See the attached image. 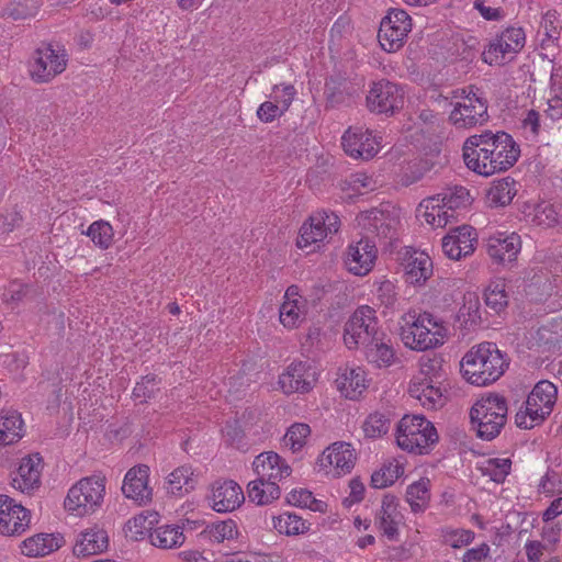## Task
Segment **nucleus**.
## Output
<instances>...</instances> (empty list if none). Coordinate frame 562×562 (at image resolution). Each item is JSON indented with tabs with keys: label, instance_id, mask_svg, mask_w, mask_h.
<instances>
[{
	"label": "nucleus",
	"instance_id": "obj_18",
	"mask_svg": "<svg viewBox=\"0 0 562 562\" xmlns=\"http://www.w3.org/2000/svg\"><path fill=\"white\" fill-rule=\"evenodd\" d=\"M42 469L43 460L38 453L23 458L16 473L12 477V486L22 493H31L38 488Z\"/></svg>",
	"mask_w": 562,
	"mask_h": 562
},
{
	"label": "nucleus",
	"instance_id": "obj_7",
	"mask_svg": "<svg viewBox=\"0 0 562 562\" xmlns=\"http://www.w3.org/2000/svg\"><path fill=\"white\" fill-rule=\"evenodd\" d=\"M487 100L475 86L461 90L458 101L449 115L450 123L457 128H472L488 121Z\"/></svg>",
	"mask_w": 562,
	"mask_h": 562
},
{
	"label": "nucleus",
	"instance_id": "obj_35",
	"mask_svg": "<svg viewBox=\"0 0 562 562\" xmlns=\"http://www.w3.org/2000/svg\"><path fill=\"white\" fill-rule=\"evenodd\" d=\"M247 494L250 502L257 505H268L278 499L281 495V490L276 482H265L261 477L252 480L248 483Z\"/></svg>",
	"mask_w": 562,
	"mask_h": 562
},
{
	"label": "nucleus",
	"instance_id": "obj_61",
	"mask_svg": "<svg viewBox=\"0 0 562 562\" xmlns=\"http://www.w3.org/2000/svg\"><path fill=\"white\" fill-rule=\"evenodd\" d=\"M286 111L280 108L274 101H265L257 110L258 119L263 123L273 122L276 119L282 116Z\"/></svg>",
	"mask_w": 562,
	"mask_h": 562
},
{
	"label": "nucleus",
	"instance_id": "obj_52",
	"mask_svg": "<svg viewBox=\"0 0 562 562\" xmlns=\"http://www.w3.org/2000/svg\"><path fill=\"white\" fill-rule=\"evenodd\" d=\"M453 237L463 256H469L474 251V243H476V233L473 227L468 225L459 226L449 233Z\"/></svg>",
	"mask_w": 562,
	"mask_h": 562
},
{
	"label": "nucleus",
	"instance_id": "obj_57",
	"mask_svg": "<svg viewBox=\"0 0 562 562\" xmlns=\"http://www.w3.org/2000/svg\"><path fill=\"white\" fill-rule=\"evenodd\" d=\"M296 94V90L292 85H274L272 87L271 98L277 104H280V108L288 111L294 97Z\"/></svg>",
	"mask_w": 562,
	"mask_h": 562
},
{
	"label": "nucleus",
	"instance_id": "obj_28",
	"mask_svg": "<svg viewBox=\"0 0 562 562\" xmlns=\"http://www.w3.org/2000/svg\"><path fill=\"white\" fill-rule=\"evenodd\" d=\"M420 206L425 207L424 217L431 226L445 227L448 223L457 220V210L447 209V206L440 202L439 196L424 200Z\"/></svg>",
	"mask_w": 562,
	"mask_h": 562
},
{
	"label": "nucleus",
	"instance_id": "obj_40",
	"mask_svg": "<svg viewBox=\"0 0 562 562\" xmlns=\"http://www.w3.org/2000/svg\"><path fill=\"white\" fill-rule=\"evenodd\" d=\"M273 528L286 536H296L308 530L305 521L295 514L284 513L273 517Z\"/></svg>",
	"mask_w": 562,
	"mask_h": 562
},
{
	"label": "nucleus",
	"instance_id": "obj_46",
	"mask_svg": "<svg viewBox=\"0 0 562 562\" xmlns=\"http://www.w3.org/2000/svg\"><path fill=\"white\" fill-rule=\"evenodd\" d=\"M87 236L91 238L95 246L108 249L113 243L114 232L110 223L100 220L89 226Z\"/></svg>",
	"mask_w": 562,
	"mask_h": 562
},
{
	"label": "nucleus",
	"instance_id": "obj_50",
	"mask_svg": "<svg viewBox=\"0 0 562 562\" xmlns=\"http://www.w3.org/2000/svg\"><path fill=\"white\" fill-rule=\"evenodd\" d=\"M286 503L292 506L308 508L313 512H323L324 506L322 501H317L312 492L305 488L292 490L286 495Z\"/></svg>",
	"mask_w": 562,
	"mask_h": 562
},
{
	"label": "nucleus",
	"instance_id": "obj_51",
	"mask_svg": "<svg viewBox=\"0 0 562 562\" xmlns=\"http://www.w3.org/2000/svg\"><path fill=\"white\" fill-rule=\"evenodd\" d=\"M38 8V0H14L7 7L5 12L13 20H24L34 16Z\"/></svg>",
	"mask_w": 562,
	"mask_h": 562
},
{
	"label": "nucleus",
	"instance_id": "obj_37",
	"mask_svg": "<svg viewBox=\"0 0 562 562\" xmlns=\"http://www.w3.org/2000/svg\"><path fill=\"white\" fill-rule=\"evenodd\" d=\"M150 542L161 549H173L183 544L186 537L180 526H160L150 533Z\"/></svg>",
	"mask_w": 562,
	"mask_h": 562
},
{
	"label": "nucleus",
	"instance_id": "obj_49",
	"mask_svg": "<svg viewBox=\"0 0 562 562\" xmlns=\"http://www.w3.org/2000/svg\"><path fill=\"white\" fill-rule=\"evenodd\" d=\"M391 427L390 418L382 413L370 414L363 423V432L368 438H379L387 434Z\"/></svg>",
	"mask_w": 562,
	"mask_h": 562
},
{
	"label": "nucleus",
	"instance_id": "obj_4",
	"mask_svg": "<svg viewBox=\"0 0 562 562\" xmlns=\"http://www.w3.org/2000/svg\"><path fill=\"white\" fill-rule=\"evenodd\" d=\"M506 400L498 394H490L475 402L470 411L472 425L477 437L492 440L501 434L507 420Z\"/></svg>",
	"mask_w": 562,
	"mask_h": 562
},
{
	"label": "nucleus",
	"instance_id": "obj_41",
	"mask_svg": "<svg viewBox=\"0 0 562 562\" xmlns=\"http://www.w3.org/2000/svg\"><path fill=\"white\" fill-rule=\"evenodd\" d=\"M484 301L493 312L501 313L508 304L505 282L502 280L492 282L484 292Z\"/></svg>",
	"mask_w": 562,
	"mask_h": 562
},
{
	"label": "nucleus",
	"instance_id": "obj_17",
	"mask_svg": "<svg viewBox=\"0 0 562 562\" xmlns=\"http://www.w3.org/2000/svg\"><path fill=\"white\" fill-rule=\"evenodd\" d=\"M245 501L241 487L233 480H218L212 486V508L217 513H228L238 508Z\"/></svg>",
	"mask_w": 562,
	"mask_h": 562
},
{
	"label": "nucleus",
	"instance_id": "obj_23",
	"mask_svg": "<svg viewBox=\"0 0 562 562\" xmlns=\"http://www.w3.org/2000/svg\"><path fill=\"white\" fill-rule=\"evenodd\" d=\"M358 225L366 231L367 236L392 238L396 229V221L390 214L378 209L361 213L358 217Z\"/></svg>",
	"mask_w": 562,
	"mask_h": 562
},
{
	"label": "nucleus",
	"instance_id": "obj_27",
	"mask_svg": "<svg viewBox=\"0 0 562 562\" xmlns=\"http://www.w3.org/2000/svg\"><path fill=\"white\" fill-rule=\"evenodd\" d=\"M441 383L427 382L414 378L409 385V394L419 401L420 405L427 409H437L443 405L445 397L440 387Z\"/></svg>",
	"mask_w": 562,
	"mask_h": 562
},
{
	"label": "nucleus",
	"instance_id": "obj_63",
	"mask_svg": "<svg viewBox=\"0 0 562 562\" xmlns=\"http://www.w3.org/2000/svg\"><path fill=\"white\" fill-rule=\"evenodd\" d=\"M547 549V544L538 540L527 541L525 544V552L528 562H541L543 551Z\"/></svg>",
	"mask_w": 562,
	"mask_h": 562
},
{
	"label": "nucleus",
	"instance_id": "obj_1",
	"mask_svg": "<svg viewBox=\"0 0 562 562\" xmlns=\"http://www.w3.org/2000/svg\"><path fill=\"white\" fill-rule=\"evenodd\" d=\"M519 155V146L503 131H485L480 135H472L463 145V160L467 167L485 177L509 169Z\"/></svg>",
	"mask_w": 562,
	"mask_h": 562
},
{
	"label": "nucleus",
	"instance_id": "obj_56",
	"mask_svg": "<svg viewBox=\"0 0 562 562\" xmlns=\"http://www.w3.org/2000/svg\"><path fill=\"white\" fill-rule=\"evenodd\" d=\"M442 539L452 548H461L474 539V532L467 529H446L442 530Z\"/></svg>",
	"mask_w": 562,
	"mask_h": 562
},
{
	"label": "nucleus",
	"instance_id": "obj_48",
	"mask_svg": "<svg viewBox=\"0 0 562 562\" xmlns=\"http://www.w3.org/2000/svg\"><path fill=\"white\" fill-rule=\"evenodd\" d=\"M442 362L441 357L423 358L420 360V372L417 378L419 380H427V382L441 383L446 378Z\"/></svg>",
	"mask_w": 562,
	"mask_h": 562
},
{
	"label": "nucleus",
	"instance_id": "obj_55",
	"mask_svg": "<svg viewBox=\"0 0 562 562\" xmlns=\"http://www.w3.org/2000/svg\"><path fill=\"white\" fill-rule=\"evenodd\" d=\"M375 297L380 305L385 308H394L397 303V291L395 284L390 280H383L379 283Z\"/></svg>",
	"mask_w": 562,
	"mask_h": 562
},
{
	"label": "nucleus",
	"instance_id": "obj_21",
	"mask_svg": "<svg viewBox=\"0 0 562 562\" xmlns=\"http://www.w3.org/2000/svg\"><path fill=\"white\" fill-rule=\"evenodd\" d=\"M486 248L495 262H513L521 249L520 236L516 233H497L487 239Z\"/></svg>",
	"mask_w": 562,
	"mask_h": 562
},
{
	"label": "nucleus",
	"instance_id": "obj_53",
	"mask_svg": "<svg viewBox=\"0 0 562 562\" xmlns=\"http://www.w3.org/2000/svg\"><path fill=\"white\" fill-rule=\"evenodd\" d=\"M237 533V525L232 519L213 524L207 529L210 540L217 543L234 539Z\"/></svg>",
	"mask_w": 562,
	"mask_h": 562
},
{
	"label": "nucleus",
	"instance_id": "obj_15",
	"mask_svg": "<svg viewBox=\"0 0 562 562\" xmlns=\"http://www.w3.org/2000/svg\"><path fill=\"white\" fill-rule=\"evenodd\" d=\"M341 144L347 155L364 160L373 158L380 146L372 133L361 126L349 127L341 137Z\"/></svg>",
	"mask_w": 562,
	"mask_h": 562
},
{
	"label": "nucleus",
	"instance_id": "obj_20",
	"mask_svg": "<svg viewBox=\"0 0 562 562\" xmlns=\"http://www.w3.org/2000/svg\"><path fill=\"white\" fill-rule=\"evenodd\" d=\"M363 348L367 361L376 368H389L398 360L392 338L383 330L373 336Z\"/></svg>",
	"mask_w": 562,
	"mask_h": 562
},
{
	"label": "nucleus",
	"instance_id": "obj_44",
	"mask_svg": "<svg viewBox=\"0 0 562 562\" xmlns=\"http://www.w3.org/2000/svg\"><path fill=\"white\" fill-rule=\"evenodd\" d=\"M404 473V468L397 462L384 464L371 476V486L374 488H384L392 485Z\"/></svg>",
	"mask_w": 562,
	"mask_h": 562
},
{
	"label": "nucleus",
	"instance_id": "obj_12",
	"mask_svg": "<svg viewBox=\"0 0 562 562\" xmlns=\"http://www.w3.org/2000/svg\"><path fill=\"white\" fill-rule=\"evenodd\" d=\"M316 368L308 361L292 362L279 376V385L283 393H307L317 382Z\"/></svg>",
	"mask_w": 562,
	"mask_h": 562
},
{
	"label": "nucleus",
	"instance_id": "obj_59",
	"mask_svg": "<svg viewBox=\"0 0 562 562\" xmlns=\"http://www.w3.org/2000/svg\"><path fill=\"white\" fill-rule=\"evenodd\" d=\"M158 384L156 375H145L139 382L136 383L133 390V396L135 398H142L145 402L147 398H151Z\"/></svg>",
	"mask_w": 562,
	"mask_h": 562
},
{
	"label": "nucleus",
	"instance_id": "obj_34",
	"mask_svg": "<svg viewBox=\"0 0 562 562\" xmlns=\"http://www.w3.org/2000/svg\"><path fill=\"white\" fill-rule=\"evenodd\" d=\"M517 192L516 181L505 177L493 181L486 198L491 206H506L513 201Z\"/></svg>",
	"mask_w": 562,
	"mask_h": 562
},
{
	"label": "nucleus",
	"instance_id": "obj_10",
	"mask_svg": "<svg viewBox=\"0 0 562 562\" xmlns=\"http://www.w3.org/2000/svg\"><path fill=\"white\" fill-rule=\"evenodd\" d=\"M412 29L411 16L401 9H392L380 24L378 37L382 48L395 52L402 47L405 37Z\"/></svg>",
	"mask_w": 562,
	"mask_h": 562
},
{
	"label": "nucleus",
	"instance_id": "obj_6",
	"mask_svg": "<svg viewBox=\"0 0 562 562\" xmlns=\"http://www.w3.org/2000/svg\"><path fill=\"white\" fill-rule=\"evenodd\" d=\"M438 439L434 424L422 415H405L397 424L396 442L411 453H427Z\"/></svg>",
	"mask_w": 562,
	"mask_h": 562
},
{
	"label": "nucleus",
	"instance_id": "obj_3",
	"mask_svg": "<svg viewBox=\"0 0 562 562\" xmlns=\"http://www.w3.org/2000/svg\"><path fill=\"white\" fill-rule=\"evenodd\" d=\"M406 327L402 328V340L411 349L424 351L443 344L448 328L429 313L408 315Z\"/></svg>",
	"mask_w": 562,
	"mask_h": 562
},
{
	"label": "nucleus",
	"instance_id": "obj_45",
	"mask_svg": "<svg viewBox=\"0 0 562 562\" xmlns=\"http://www.w3.org/2000/svg\"><path fill=\"white\" fill-rule=\"evenodd\" d=\"M549 415L550 414H544V411L536 405L529 406L528 402H525V406L521 407L515 416V423L517 427L521 429H531L540 425Z\"/></svg>",
	"mask_w": 562,
	"mask_h": 562
},
{
	"label": "nucleus",
	"instance_id": "obj_33",
	"mask_svg": "<svg viewBox=\"0 0 562 562\" xmlns=\"http://www.w3.org/2000/svg\"><path fill=\"white\" fill-rule=\"evenodd\" d=\"M22 436L23 420L21 414L15 411L2 412L0 414V445H12Z\"/></svg>",
	"mask_w": 562,
	"mask_h": 562
},
{
	"label": "nucleus",
	"instance_id": "obj_5",
	"mask_svg": "<svg viewBox=\"0 0 562 562\" xmlns=\"http://www.w3.org/2000/svg\"><path fill=\"white\" fill-rule=\"evenodd\" d=\"M105 483V476L100 474L82 477L69 488L65 509L79 517L95 513L103 504Z\"/></svg>",
	"mask_w": 562,
	"mask_h": 562
},
{
	"label": "nucleus",
	"instance_id": "obj_16",
	"mask_svg": "<svg viewBox=\"0 0 562 562\" xmlns=\"http://www.w3.org/2000/svg\"><path fill=\"white\" fill-rule=\"evenodd\" d=\"M375 244L368 236L348 247L345 265L355 276H366L373 268L376 259Z\"/></svg>",
	"mask_w": 562,
	"mask_h": 562
},
{
	"label": "nucleus",
	"instance_id": "obj_62",
	"mask_svg": "<svg viewBox=\"0 0 562 562\" xmlns=\"http://www.w3.org/2000/svg\"><path fill=\"white\" fill-rule=\"evenodd\" d=\"M27 286L18 281L10 283L9 288L3 293V302L7 304H18L26 295Z\"/></svg>",
	"mask_w": 562,
	"mask_h": 562
},
{
	"label": "nucleus",
	"instance_id": "obj_38",
	"mask_svg": "<svg viewBox=\"0 0 562 562\" xmlns=\"http://www.w3.org/2000/svg\"><path fill=\"white\" fill-rule=\"evenodd\" d=\"M279 313L280 322L284 327H297L304 318L305 300L293 299L290 301H284L280 306Z\"/></svg>",
	"mask_w": 562,
	"mask_h": 562
},
{
	"label": "nucleus",
	"instance_id": "obj_9",
	"mask_svg": "<svg viewBox=\"0 0 562 562\" xmlns=\"http://www.w3.org/2000/svg\"><path fill=\"white\" fill-rule=\"evenodd\" d=\"M382 330L378 326L375 311L363 305L357 308L345 325L344 341L349 348H356L359 345H366L373 336Z\"/></svg>",
	"mask_w": 562,
	"mask_h": 562
},
{
	"label": "nucleus",
	"instance_id": "obj_25",
	"mask_svg": "<svg viewBox=\"0 0 562 562\" xmlns=\"http://www.w3.org/2000/svg\"><path fill=\"white\" fill-rule=\"evenodd\" d=\"M108 532L100 527H92L80 533L74 546V554L78 558L102 553L108 549Z\"/></svg>",
	"mask_w": 562,
	"mask_h": 562
},
{
	"label": "nucleus",
	"instance_id": "obj_14",
	"mask_svg": "<svg viewBox=\"0 0 562 562\" xmlns=\"http://www.w3.org/2000/svg\"><path fill=\"white\" fill-rule=\"evenodd\" d=\"M339 224V217L333 212L324 211L311 216L310 223H305L301 228L297 247L303 248L323 241L329 234L338 232Z\"/></svg>",
	"mask_w": 562,
	"mask_h": 562
},
{
	"label": "nucleus",
	"instance_id": "obj_2",
	"mask_svg": "<svg viewBox=\"0 0 562 562\" xmlns=\"http://www.w3.org/2000/svg\"><path fill=\"white\" fill-rule=\"evenodd\" d=\"M509 361L494 342L473 346L460 362L463 378L477 386L497 381L508 368Z\"/></svg>",
	"mask_w": 562,
	"mask_h": 562
},
{
	"label": "nucleus",
	"instance_id": "obj_54",
	"mask_svg": "<svg viewBox=\"0 0 562 562\" xmlns=\"http://www.w3.org/2000/svg\"><path fill=\"white\" fill-rule=\"evenodd\" d=\"M310 432L311 429L307 424H294L284 435L283 442L286 447H290L293 452H295L305 445V440Z\"/></svg>",
	"mask_w": 562,
	"mask_h": 562
},
{
	"label": "nucleus",
	"instance_id": "obj_30",
	"mask_svg": "<svg viewBox=\"0 0 562 562\" xmlns=\"http://www.w3.org/2000/svg\"><path fill=\"white\" fill-rule=\"evenodd\" d=\"M61 538L50 533H38L22 542V553L27 557H44L60 547Z\"/></svg>",
	"mask_w": 562,
	"mask_h": 562
},
{
	"label": "nucleus",
	"instance_id": "obj_58",
	"mask_svg": "<svg viewBox=\"0 0 562 562\" xmlns=\"http://www.w3.org/2000/svg\"><path fill=\"white\" fill-rule=\"evenodd\" d=\"M502 42L498 35L490 42L487 48L482 53L484 63L491 66L504 64L506 58L502 50Z\"/></svg>",
	"mask_w": 562,
	"mask_h": 562
},
{
	"label": "nucleus",
	"instance_id": "obj_22",
	"mask_svg": "<svg viewBox=\"0 0 562 562\" xmlns=\"http://www.w3.org/2000/svg\"><path fill=\"white\" fill-rule=\"evenodd\" d=\"M356 454L350 443L338 441L329 446L318 458L317 463L325 469L334 467L337 474H346L355 465Z\"/></svg>",
	"mask_w": 562,
	"mask_h": 562
},
{
	"label": "nucleus",
	"instance_id": "obj_64",
	"mask_svg": "<svg viewBox=\"0 0 562 562\" xmlns=\"http://www.w3.org/2000/svg\"><path fill=\"white\" fill-rule=\"evenodd\" d=\"M488 544L482 543L476 548L467 550L462 560L463 562H482L488 557Z\"/></svg>",
	"mask_w": 562,
	"mask_h": 562
},
{
	"label": "nucleus",
	"instance_id": "obj_13",
	"mask_svg": "<svg viewBox=\"0 0 562 562\" xmlns=\"http://www.w3.org/2000/svg\"><path fill=\"white\" fill-rule=\"evenodd\" d=\"M31 522V514L12 497L0 494V533L8 537L22 535Z\"/></svg>",
	"mask_w": 562,
	"mask_h": 562
},
{
	"label": "nucleus",
	"instance_id": "obj_26",
	"mask_svg": "<svg viewBox=\"0 0 562 562\" xmlns=\"http://www.w3.org/2000/svg\"><path fill=\"white\" fill-rule=\"evenodd\" d=\"M402 520V514L397 510L396 497L385 495L382 501L381 509L376 515V525L389 540H396L398 536V525Z\"/></svg>",
	"mask_w": 562,
	"mask_h": 562
},
{
	"label": "nucleus",
	"instance_id": "obj_31",
	"mask_svg": "<svg viewBox=\"0 0 562 562\" xmlns=\"http://www.w3.org/2000/svg\"><path fill=\"white\" fill-rule=\"evenodd\" d=\"M407 281L412 284H422L432 274V261L423 251H414L405 267Z\"/></svg>",
	"mask_w": 562,
	"mask_h": 562
},
{
	"label": "nucleus",
	"instance_id": "obj_24",
	"mask_svg": "<svg viewBox=\"0 0 562 562\" xmlns=\"http://www.w3.org/2000/svg\"><path fill=\"white\" fill-rule=\"evenodd\" d=\"M148 472L147 465L135 467L127 471L122 486V492L127 498H132L138 504L150 501L151 490L147 485Z\"/></svg>",
	"mask_w": 562,
	"mask_h": 562
},
{
	"label": "nucleus",
	"instance_id": "obj_47",
	"mask_svg": "<svg viewBox=\"0 0 562 562\" xmlns=\"http://www.w3.org/2000/svg\"><path fill=\"white\" fill-rule=\"evenodd\" d=\"M512 461L508 458H493L485 461L481 468L483 475L495 483H503L510 472Z\"/></svg>",
	"mask_w": 562,
	"mask_h": 562
},
{
	"label": "nucleus",
	"instance_id": "obj_8",
	"mask_svg": "<svg viewBox=\"0 0 562 562\" xmlns=\"http://www.w3.org/2000/svg\"><path fill=\"white\" fill-rule=\"evenodd\" d=\"M68 61L66 49L59 45L43 44L35 52L34 61L31 65V77L35 82L46 83L61 74Z\"/></svg>",
	"mask_w": 562,
	"mask_h": 562
},
{
	"label": "nucleus",
	"instance_id": "obj_39",
	"mask_svg": "<svg viewBox=\"0 0 562 562\" xmlns=\"http://www.w3.org/2000/svg\"><path fill=\"white\" fill-rule=\"evenodd\" d=\"M428 485V480H419L408 485L405 497L412 512L419 513L426 509L430 499Z\"/></svg>",
	"mask_w": 562,
	"mask_h": 562
},
{
	"label": "nucleus",
	"instance_id": "obj_60",
	"mask_svg": "<svg viewBox=\"0 0 562 562\" xmlns=\"http://www.w3.org/2000/svg\"><path fill=\"white\" fill-rule=\"evenodd\" d=\"M503 42L510 44L512 49L518 53L525 46L526 35L521 27H508L499 35Z\"/></svg>",
	"mask_w": 562,
	"mask_h": 562
},
{
	"label": "nucleus",
	"instance_id": "obj_11",
	"mask_svg": "<svg viewBox=\"0 0 562 562\" xmlns=\"http://www.w3.org/2000/svg\"><path fill=\"white\" fill-rule=\"evenodd\" d=\"M403 90L389 80L374 82L367 95L368 109L379 114H393L403 106Z\"/></svg>",
	"mask_w": 562,
	"mask_h": 562
},
{
	"label": "nucleus",
	"instance_id": "obj_32",
	"mask_svg": "<svg viewBox=\"0 0 562 562\" xmlns=\"http://www.w3.org/2000/svg\"><path fill=\"white\" fill-rule=\"evenodd\" d=\"M557 386L553 383L543 380L535 385L526 402H528L529 406L536 405L540 409L544 411V414H551L557 401Z\"/></svg>",
	"mask_w": 562,
	"mask_h": 562
},
{
	"label": "nucleus",
	"instance_id": "obj_36",
	"mask_svg": "<svg viewBox=\"0 0 562 562\" xmlns=\"http://www.w3.org/2000/svg\"><path fill=\"white\" fill-rule=\"evenodd\" d=\"M336 382L338 389L350 400H356L366 389L364 372L360 368L346 369Z\"/></svg>",
	"mask_w": 562,
	"mask_h": 562
},
{
	"label": "nucleus",
	"instance_id": "obj_42",
	"mask_svg": "<svg viewBox=\"0 0 562 562\" xmlns=\"http://www.w3.org/2000/svg\"><path fill=\"white\" fill-rule=\"evenodd\" d=\"M528 216L532 224L546 228L558 224L560 214L553 204L541 202L533 206Z\"/></svg>",
	"mask_w": 562,
	"mask_h": 562
},
{
	"label": "nucleus",
	"instance_id": "obj_43",
	"mask_svg": "<svg viewBox=\"0 0 562 562\" xmlns=\"http://www.w3.org/2000/svg\"><path fill=\"white\" fill-rule=\"evenodd\" d=\"M437 196H439L440 202L443 203L447 209H463L467 207L472 201L469 190L462 186H453L451 188H447Z\"/></svg>",
	"mask_w": 562,
	"mask_h": 562
},
{
	"label": "nucleus",
	"instance_id": "obj_29",
	"mask_svg": "<svg viewBox=\"0 0 562 562\" xmlns=\"http://www.w3.org/2000/svg\"><path fill=\"white\" fill-rule=\"evenodd\" d=\"M196 479L189 465L175 469L167 477L165 488L169 494L183 496L195 488Z\"/></svg>",
	"mask_w": 562,
	"mask_h": 562
},
{
	"label": "nucleus",
	"instance_id": "obj_19",
	"mask_svg": "<svg viewBox=\"0 0 562 562\" xmlns=\"http://www.w3.org/2000/svg\"><path fill=\"white\" fill-rule=\"evenodd\" d=\"M252 468L258 477L265 482L278 483L283 477H288L292 469L278 453L267 451L258 454L254 462Z\"/></svg>",
	"mask_w": 562,
	"mask_h": 562
}]
</instances>
